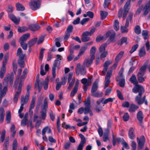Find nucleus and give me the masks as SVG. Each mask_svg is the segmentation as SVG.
<instances>
[{
	"label": "nucleus",
	"instance_id": "nucleus-57",
	"mask_svg": "<svg viewBox=\"0 0 150 150\" xmlns=\"http://www.w3.org/2000/svg\"><path fill=\"white\" fill-rule=\"evenodd\" d=\"M107 46L106 44H104L102 45L99 48L100 52H103L105 51V48Z\"/></svg>",
	"mask_w": 150,
	"mask_h": 150
},
{
	"label": "nucleus",
	"instance_id": "nucleus-61",
	"mask_svg": "<svg viewBox=\"0 0 150 150\" xmlns=\"http://www.w3.org/2000/svg\"><path fill=\"white\" fill-rule=\"evenodd\" d=\"M43 98V97L42 96H40L38 98L37 102V106H38V107H39L41 105L42 102Z\"/></svg>",
	"mask_w": 150,
	"mask_h": 150
},
{
	"label": "nucleus",
	"instance_id": "nucleus-45",
	"mask_svg": "<svg viewBox=\"0 0 150 150\" xmlns=\"http://www.w3.org/2000/svg\"><path fill=\"white\" fill-rule=\"evenodd\" d=\"M11 114L10 111H8L6 115V120L7 123H9L11 120Z\"/></svg>",
	"mask_w": 150,
	"mask_h": 150
},
{
	"label": "nucleus",
	"instance_id": "nucleus-16",
	"mask_svg": "<svg viewBox=\"0 0 150 150\" xmlns=\"http://www.w3.org/2000/svg\"><path fill=\"white\" fill-rule=\"evenodd\" d=\"M29 96L28 94H26L25 97L24 96H22L21 98V105L23 104V105L27 103L28 100Z\"/></svg>",
	"mask_w": 150,
	"mask_h": 150
},
{
	"label": "nucleus",
	"instance_id": "nucleus-11",
	"mask_svg": "<svg viewBox=\"0 0 150 150\" xmlns=\"http://www.w3.org/2000/svg\"><path fill=\"white\" fill-rule=\"evenodd\" d=\"M7 61L3 60L2 63V65L1 70L0 76L1 78L2 79L6 71V66L7 64Z\"/></svg>",
	"mask_w": 150,
	"mask_h": 150
},
{
	"label": "nucleus",
	"instance_id": "nucleus-3",
	"mask_svg": "<svg viewBox=\"0 0 150 150\" xmlns=\"http://www.w3.org/2000/svg\"><path fill=\"white\" fill-rule=\"evenodd\" d=\"M31 9L33 10H36L39 9L41 3L40 0H33L29 3Z\"/></svg>",
	"mask_w": 150,
	"mask_h": 150
},
{
	"label": "nucleus",
	"instance_id": "nucleus-21",
	"mask_svg": "<svg viewBox=\"0 0 150 150\" xmlns=\"http://www.w3.org/2000/svg\"><path fill=\"white\" fill-rule=\"evenodd\" d=\"M10 19L16 24L19 23L20 19L19 18H16L13 14H11L9 15Z\"/></svg>",
	"mask_w": 150,
	"mask_h": 150
},
{
	"label": "nucleus",
	"instance_id": "nucleus-59",
	"mask_svg": "<svg viewBox=\"0 0 150 150\" xmlns=\"http://www.w3.org/2000/svg\"><path fill=\"white\" fill-rule=\"evenodd\" d=\"M83 37L81 38V39L82 41L83 42H86L90 40V38L89 37L86 36H82Z\"/></svg>",
	"mask_w": 150,
	"mask_h": 150
},
{
	"label": "nucleus",
	"instance_id": "nucleus-4",
	"mask_svg": "<svg viewBox=\"0 0 150 150\" xmlns=\"http://www.w3.org/2000/svg\"><path fill=\"white\" fill-rule=\"evenodd\" d=\"M14 77L13 75L8 74L4 78L3 84L7 86L8 83L11 85L13 82Z\"/></svg>",
	"mask_w": 150,
	"mask_h": 150
},
{
	"label": "nucleus",
	"instance_id": "nucleus-63",
	"mask_svg": "<svg viewBox=\"0 0 150 150\" xmlns=\"http://www.w3.org/2000/svg\"><path fill=\"white\" fill-rule=\"evenodd\" d=\"M119 81V86L121 87H123L125 84V79H122L121 80Z\"/></svg>",
	"mask_w": 150,
	"mask_h": 150
},
{
	"label": "nucleus",
	"instance_id": "nucleus-40",
	"mask_svg": "<svg viewBox=\"0 0 150 150\" xmlns=\"http://www.w3.org/2000/svg\"><path fill=\"white\" fill-rule=\"evenodd\" d=\"M134 31L137 34H140L141 33V29L140 26L138 25L135 26L134 28Z\"/></svg>",
	"mask_w": 150,
	"mask_h": 150
},
{
	"label": "nucleus",
	"instance_id": "nucleus-31",
	"mask_svg": "<svg viewBox=\"0 0 150 150\" xmlns=\"http://www.w3.org/2000/svg\"><path fill=\"white\" fill-rule=\"evenodd\" d=\"M134 131V129L133 128L131 127L130 128L128 134L129 138L131 139H133L134 138L135 135L133 133Z\"/></svg>",
	"mask_w": 150,
	"mask_h": 150
},
{
	"label": "nucleus",
	"instance_id": "nucleus-56",
	"mask_svg": "<svg viewBox=\"0 0 150 150\" xmlns=\"http://www.w3.org/2000/svg\"><path fill=\"white\" fill-rule=\"evenodd\" d=\"M75 80V78H72V81H71V82L69 83V85L67 88L69 90L71 88L74 83Z\"/></svg>",
	"mask_w": 150,
	"mask_h": 150
},
{
	"label": "nucleus",
	"instance_id": "nucleus-30",
	"mask_svg": "<svg viewBox=\"0 0 150 150\" xmlns=\"http://www.w3.org/2000/svg\"><path fill=\"white\" fill-rule=\"evenodd\" d=\"M146 68V67L145 66L142 67L140 68V71L138 74L137 76H144Z\"/></svg>",
	"mask_w": 150,
	"mask_h": 150
},
{
	"label": "nucleus",
	"instance_id": "nucleus-8",
	"mask_svg": "<svg viewBox=\"0 0 150 150\" xmlns=\"http://www.w3.org/2000/svg\"><path fill=\"white\" fill-rule=\"evenodd\" d=\"M137 142L138 144V150H140L143 147L145 140L143 136H141L139 139L138 137L137 138Z\"/></svg>",
	"mask_w": 150,
	"mask_h": 150
},
{
	"label": "nucleus",
	"instance_id": "nucleus-50",
	"mask_svg": "<svg viewBox=\"0 0 150 150\" xmlns=\"http://www.w3.org/2000/svg\"><path fill=\"white\" fill-rule=\"evenodd\" d=\"M89 79H87L86 78H83L81 79V82L84 85L89 86L88 81Z\"/></svg>",
	"mask_w": 150,
	"mask_h": 150
},
{
	"label": "nucleus",
	"instance_id": "nucleus-26",
	"mask_svg": "<svg viewBox=\"0 0 150 150\" xmlns=\"http://www.w3.org/2000/svg\"><path fill=\"white\" fill-rule=\"evenodd\" d=\"M96 50V48L94 47H91L90 51V56L91 57L92 59H94L95 58V54Z\"/></svg>",
	"mask_w": 150,
	"mask_h": 150
},
{
	"label": "nucleus",
	"instance_id": "nucleus-33",
	"mask_svg": "<svg viewBox=\"0 0 150 150\" xmlns=\"http://www.w3.org/2000/svg\"><path fill=\"white\" fill-rule=\"evenodd\" d=\"M103 93L102 92H93L91 93V95L93 97L99 98L103 96Z\"/></svg>",
	"mask_w": 150,
	"mask_h": 150
},
{
	"label": "nucleus",
	"instance_id": "nucleus-37",
	"mask_svg": "<svg viewBox=\"0 0 150 150\" xmlns=\"http://www.w3.org/2000/svg\"><path fill=\"white\" fill-rule=\"evenodd\" d=\"M127 38L126 37H123L119 41L118 44L122 45L124 43L127 44Z\"/></svg>",
	"mask_w": 150,
	"mask_h": 150
},
{
	"label": "nucleus",
	"instance_id": "nucleus-17",
	"mask_svg": "<svg viewBox=\"0 0 150 150\" xmlns=\"http://www.w3.org/2000/svg\"><path fill=\"white\" fill-rule=\"evenodd\" d=\"M7 90V86H5L2 89V85L0 83V96H4L6 93V92Z\"/></svg>",
	"mask_w": 150,
	"mask_h": 150
},
{
	"label": "nucleus",
	"instance_id": "nucleus-14",
	"mask_svg": "<svg viewBox=\"0 0 150 150\" xmlns=\"http://www.w3.org/2000/svg\"><path fill=\"white\" fill-rule=\"evenodd\" d=\"M39 75H38L36 77V80L35 83V88H38V91L40 92L41 91V89L42 87V82H40L39 80V79L38 76Z\"/></svg>",
	"mask_w": 150,
	"mask_h": 150
},
{
	"label": "nucleus",
	"instance_id": "nucleus-27",
	"mask_svg": "<svg viewBox=\"0 0 150 150\" xmlns=\"http://www.w3.org/2000/svg\"><path fill=\"white\" fill-rule=\"evenodd\" d=\"M138 108V106L136 105L133 104H132L129 108V111L130 112H134Z\"/></svg>",
	"mask_w": 150,
	"mask_h": 150
},
{
	"label": "nucleus",
	"instance_id": "nucleus-41",
	"mask_svg": "<svg viewBox=\"0 0 150 150\" xmlns=\"http://www.w3.org/2000/svg\"><path fill=\"white\" fill-rule=\"evenodd\" d=\"M22 72V69H19L18 72V76L16 78V80L14 83V85H17L18 83V80L19 79V77L21 74Z\"/></svg>",
	"mask_w": 150,
	"mask_h": 150
},
{
	"label": "nucleus",
	"instance_id": "nucleus-12",
	"mask_svg": "<svg viewBox=\"0 0 150 150\" xmlns=\"http://www.w3.org/2000/svg\"><path fill=\"white\" fill-rule=\"evenodd\" d=\"M7 61L3 60L2 63V65L1 70L0 76L1 78L2 79L6 71V66L7 64Z\"/></svg>",
	"mask_w": 150,
	"mask_h": 150
},
{
	"label": "nucleus",
	"instance_id": "nucleus-54",
	"mask_svg": "<svg viewBox=\"0 0 150 150\" xmlns=\"http://www.w3.org/2000/svg\"><path fill=\"white\" fill-rule=\"evenodd\" d=\"M110 1L111 0H105L103 4V6L104 8H106L108 7L110 3Z\"/></svg>",
	"mask_w": 150,
	"mask_h": 150
},
{
	"label": "nucleus",
	"instance_id": "nucleus-47",
	"mask_svg": "<svg viewBox=\"0 0 150 150\" xmlns=\"http://www.w3.org/2000/svg\"><path fill=\"white\" fill-rule=\"evenodd\" d=\"M23 59H19L18 61V64L20 67L21 68H23L24 67V62Z\"/></svg>",
	"mask_w": 150,
	"mask_h": 150
},
{
	"label": "nucleus",
	"instance_id": "nucleus-28",
	"mask_svg": "<svg viewBox=\"0 0 150 150\" xmlns=\"http://www.w3.org/2000/svg\"><path fill=\"white\" fill-rule=\"evenodd\" d=\"M124 52L123 51H121L119 53L116 55L115 59V61L119 62L122 57Z\"/></svg>",
	"mask_w": 150,
	"mask_h": 150
},
{
	"label": "nucleus",
	"instance_id": "nucleus-5",
	"mask_svg": "<svg viewBox=\"0 0 150 150\" xmlns=\"http://www.w3.org/2000/svg\"><path fill=\"white\" fill-rule=\"evenodd\" d=\"M76 71L77 75H79L80 73L81 75H84L86 74V68L83 67H81L79 63L77 65Z\"/></svg>",
	"mask_w": 150,
	"mask_h": 150
},
{
	"label": "nucleus",
	"instance_id": "nucleus-15",
	"mask_svg": "<svg viewBox=\"0 0 150 150\" xmlns=\"http://www.w3.org/2000/svg\"><path fill=\"white\" fill-rule=\"evenodd\" d=\"M44 64H42L40 67V74L42 76H43L49 70V65L47 64H45V71L44 70Z\"/></svg>",
	"mask_w": 150,
	"mask_h": 150
},
{
	"label": "nucleus",
	"instance_id": "nucleus-42",
	"mask_svg": "<svg viewBox=\"0 0 150 150\" xmlns=\"http://www.w3.org/2000/svg\"><path fill=\"white\" fill-rule=\"evenodd\" d=\"M146 54L144 47H143L139 50V55L140 57L144 56Z\"/></svg>",
	"mask_w": 150,
	"mask_h": 150
},
{
	"label": "nucleus",
	"instance_id": "nucleus-51",
	"mask_svg": "<svg viewBox=\"0 0 150 150\" xmlns=\"http://www.w3.org/2000/svg\"><path fill=\"white\" fill-rule=\"evenodd\" d=\"M107 15V13L102 11H100V16L101 19L103 20L105 18Z\"/></svg>",
	"mask_w": 150,
	"mask_h": 150
},
{
	"label": "nucleus",
	"instance_id": "nucleus-49",
	"mask_svg": "<svg viewBox=\"0 0 150 150\" xmlns=\"http://www.w3.org/2000/svg\"><path fill=\"white\" fill-rule=\"evenodd\" d=\"M143 76H137V78L139 82V83H142L145 81V79H146V76L143 77Z\"/></svg>",
	"mask_w": 150,
	"mask_h": 150
},
{
	"label": "nucleus",
	"instance_id": "nucleus-62",
	"mask_svg": "<svg viewBox=\"0 0 150 150\" xmlns=\"http://www.w3.org/2000/svg\"><path fill=\"white\" fill-rule=\"evenodd\" d=\"M91 111L90 107L86 106L84 108V113L85 114H88Z\"/></svg>",
	"mask_w": 150,
	"mask_h": 150
},
{
	"label": "nucleus",
	"instance_id": "nucleus-44",
	"mask_svg": "<svg viewBox=\"0 0 150 150\" xmlns=\"http://www.w3.org/2000/svg\"><path fill=\"white\" fill-rule=\"evenodd\" d=\"M48 79L46 78L45 81L43 82V84L42 83V85H43L44 88L45 90H46L48 88Z\"/></svg>",
	"mask_w": 150,
	"mask_h": 150
},
{
	"label": "nucleus",
	"instance_id": "nucleus-22",
	"mask_svg": "<svg viewBox=\"0 0 150 150\" xmlns=\"http://www.w3.org/2000/svg\"><path fill=\"white\" fill-rule=\"evenodd\" d=\"M30 36V34L27 33L23 35L20 38V42H23L26 41Z\"/></svg>",
	"mask_w": 150,
	"mask_h": 150
},
{
	"label": "nucleus",
	"instance_id": "nucleus-7",
	"mask_svg": "<svg viewBox=\"0 0 150 150\" xmlns=\"http://www.w3.org/2000/svg\"><path fill=\"white\" fill-rule=\"evenodd\" d=\"M23 84V83L21 82H19L18 91L16 92L13 98V101L15 102H16L18 100L19 96L20 94L21 91Z\"/></svg>",
	"mask_w": 150,
	"mask_h": 150
},
{
	"label": "nucleus",
	"instance_id": "nucleus-25",
	"mask_svg": "<svg viewBox=\"0 0 150 150\" xmlns=\"http://www.w3.org/2000/svg\"><path fill=\"white\" fill-rule=\"evenodd\" d=\"M129 81L135 86L138 85V82L136 79L135 75H133L129 79Z\"/></svg>",
	"mask_w": 150,
	"mask_h": 150
},
{
	"label": "nucleus",
	"instance_id": "nucleus-19",
	"mask_svg": "<svg viewBox=\"0 0 150 150\" xmlns=\"http://www.w3.org/2000/svg\"><path fill=\"white\" fill-rule=\"evenodd\" d=\"M57 59H55L53 64V66L52 68V74L54 78L56 77V69L57 64Z\"/></svg>",
	"mask_w": 150,
	"mask_h": 150
},
{
	"label": "nucleus",
	"instance_id": "nucleus-23",
	"mask_svg": "<svg viewBox=\"0 0 150 150\" xmlns=\"http://www.w3.org/2000/svg\"><path fill=\"white\" fill-rule=\"evenodd\" d=\"M143 118L144 115L142 112L141 111H139L137 114V118L141 124L142 122Z\"/></svg>",
	"mask_w": 150,
	"mask_h": 150
},
{
	"label": "nucleus",
	"instance_id": "nucleus-32",
	"mask_svg": "<svg viewBox=\"0 0 150 150\" xmlns=\"http://www.w3.org/2000/svg\"><path fill=\"white\" fill-rule=\"evenodd\" d=\"M28 73V70L27 69H25L23 72V74L20 79V82H21L24 80L26 78Z\"/></svg>",
	"mask_w": 150,
	"mask_h": 150
},
{
	"label": "nucleus",
	"instance_id": "nucleus-24",
	"mask_svg": "<svg viewBox=\"0 0 150 150\" xmlns=\"http://www.w3.org/2000/svg\"><path fill=\"white\" fill-rule=\"evenodd\" d=\"M17 55L19 57V59H24L25 54L22 53V50L21 48H19L18 49Z\"/></svg>",
	"mask_w": 150,
	"mask_h": 150
},
{
	"label": "nucleus",
	"instance_id": "nucleus-60",
	"mask_svg": "<svg viewBox=\"0 0 150 150\" xmlns=\"http://www.w3.org/2000/svg\"><path fill=\"white\" fill-rule=\"evenodd\" d=\"M138 47V44L135 45L132 47L131 50L129 51V52L131 54L133 53L136 50Z\"/></svg>",
	"mask_w": 150,
	"mask_h": 150
},
{
	"label": "nucleus",
	"instance_id": "nucleus-39",
	"mask_svg": "<svg viewBox=\"0 0 150 150\" xmlns=\"http://www.w3.org/2000/svg\"><path fill=\"white\" fill-rule=\"evenodd\" d=\"M87 46L82 47L80 50V51L78 54L79 56H81L85 52V50L87 49Z\"/></svg>",
	"mask_w": 150,
	"mask_h": 150
},
{
	"label": "nucleus",
	"instance_id": "nucleus-9",
	"mask_svg": "<svg viewBox=\"0 0 150 150\" xmlns=\"http://www.w3.org/2000/svg\"><path fill=\"white\" fill-rule=\"evenodd\" d=\"M130 0H128L124 6V12L123 14V20L125 19V18L128 12L129 8V6L130 4Z\"/></svg>",
	"mask_w": 150,
	"mask_h": 150
},
{
	"label": "nucleus",
	"instance_id": "nucleus-52",
	"mask_svg": "<svg viewBox=\"0 0 150 150\" xmlns=\"http://www.w3.org/2000/svg\"><path fill=\"white\" fill-rule=\"evenodd\" d=\"M148 32L145 30H143L142 31V35L144 40L148 38Z\"/></svg>",
	"mask_w": 150,
	"mask_h": 150
},
{
	"label": "nucleus",
	"instance_id": "nucleus-13",
	"mask_svg": "<svg viewBox=\"0 0 150 150\" xmlns=\"http://www.w3.org/2000/svg\"><path fill=\"white\" fill-rule=\"evenodd\" d=\"M79 80L77 79L74 88L70 93V96L71 97H73L75 94L77 92L79 87Z\"/></svg>",
	"mask_w": 150,
	"mask_h": 150
},
{
	"label": "nucleus",
	"instance_id": "nucleus-10",
	"mask_svg": "<svg viewBox=\"0 0 150 150\" xmlns=\"http://www.w3.org/2000/svg\"><path fill=\"white\" fill-rule=\"evenodd\" d=\"M79 136L81 138V141L78 146L77 150H82L84 144L86 142V140L84 136L82 134H79Z\"/></svg>",
	"mask_w": 150,
	"mask_h": 150
},
{
	"label": "nucleus",
	"instance_id": "nucleus-58",
	"mask_svg": "<svg viewBox=\"0 0 150 150\" xmlns=\"http://www.w3.org/2000/svg\"><path fill=\"white\" fill-rule=\"evenodd\" d=\"M73 27L71 25H69L67 29L66 32L71 33L73 31Z\"/></svg>",
	"mask_w": 150,
	"mask_h": 150
},
{
	"label": "nucleus",
	"instance_id": "nucleus-6",
	"mask_svg": "<svg viewBox=\"0 0 150 150\" xmlns=\"http://www.w3.org/2000/svg\"><path fill=\"white\" fill-rule=\"evenodd\" d=\"M115 31L113 30H111L108 32L104 36H106V38L105 39H106L108 37H110L109 41L114 42L115 41Z\"/></svg>",
	"mask_w": 150,
	"mask_h": 150
},
{
	"label": "nucleus",
	"instance_id": "nucleus-43",
	"mask_svg": "<svg viewBox=\"0 0 150 150\" xmlns=\"http://www.w3.org/2000/svg\"><path fill=\"white\" fill-rule=\"evenodd\" d=\"M35 98V96H33L31 101V103L30 106V109H32L34 107Z\"/></svg>",
	"mask_w": 150,
	"mask_h": 150
},
{
	"label": "nucleus",
	"instance_id": "nucleus-18",
	"mask_svg": "<svg viewBox=\"0 0 150 150\" xmlns=\"http://www.w3.org/2000/svg\"><path fill=\"white\" fill-rule=\"evenodd\" d=\"M40 28V26L37 24H31L29 25V29L33 31H37L39 30Z\"/></svg>",
	"mask_w": 150,
	"mask_h": 150
},
{
	"label": "nucleus",
	"instance_id": "nucleus-46",
	"mask_svg": "<svg viewBox=\"0 0 150 150\" xmlns=\"http://www.w3.org/2000/svg\"><path fill=\"white\" fill-rule=\"evenodd\" d=\"M114 98H109L107 99H105L103 102H102V103L104 104H105L108 102H112Z\"/></svg>",
	"mask_w": 150,
	"mask_h": 150
},
{
	"label": "nucleus",
	"instance_id": "nucleus-20",
	"mask_svg": "<svg viewBox=\"0 0 150 150\" xmlns=\"http://www.w3.org/2000/svg\"><path fill=\"white\" fill-rule=\"evenodd\" d=\"M94 59H92L91 57V58L86 59L83 62V64L86 67H90L93 62V61Z\"/></svg>",
	"mask_w": 150,
	"mask_h": 150
},
{
	"label": "nucleus",
	"instance_id": "nucleus-35",
	"mask_svg": "<svg viewBox=\"0 0 150 150\" xmlns=\"http://www.w3.org/2000/svg\"><path fill=\"white\" fill-rule=\"evenodd\" d=\"M98 83L96 81H95L93 84L91 90V93L96 91L98 89Z\"/></svg>",
	"mask_w": 150,
	"mask_h": 150
},
{
	"label": "nucleus",
	"instance_id": "nucleus-64",
	"mask_svg": "<svg viewBox=\"0 0 150 150\" xmlns=\"http://www.w3.org/2000/svg\"><path fill=\"white\" fill-rule=\"evenodd\" d=\"M143 8L142 6H139L136 12V14L137 15H139L141 13L142 10H143Z\"/></svg>",
	"mask_w": 150,
	"mask_h": 150
},
{
	"label": "nucleus",
	"instance_id": "nucleus-1",
	"mask_svg": "<svg viewBox=\"0 0 150 150\" xmlns=\"http://www.w3.org/2000/svg\"><path fill=\"white\" fill-rule=\"evenodd\" d=\"M133 92L135 93H139L138 95L136 96L135 101L139 105L142 104L146 99V96H144L143 98H142V95L144 92V89L142 86L140 85L135 86L132 89Z\"/></svg>",
	"mask_w": 150,
	"mask_h": 150
},
{
	"label": "nucleus",
	"instance_id": "nucleus-38",
	"mask_svg": "<svg viewBox=\"0 0 150 150\" xmlns=\"http://www.w3.org/2000/svg\"><path fill=\"white\" fill-rule=\"evenodd\" d=\"M119 23L118 20H115L114 24V29L116 31L118 30L119 29Z\"/></svg>",
	"mask_w": 150,
	"mask_h": 150
},
{
	"label": "nucleus",
	"instance_id": "nucleus-34",
	"mask_svg": "<svg viewBox=\"0 0 150 150\" xmlns=\"http://www.w3.org/2000/svg\"><path fill=\"white\" fill-rule=\"evenodd\" d=\"M38 40L37 38H33L30 40L28 43V45L30 47L36 42Z\"/></svg>",
	"mask_w": 150,
	"mask_h": 150
},
{
	"label": "nucleus",
	"instance_id": "nucleus-29",
	"mask_svg": "<svg viewBox=\"0 0 150 150\" xmlns=\"http://www.w3.org/2000/svg\"><path fill=\"white\" fill-rule=\"evenodd\" d=\"M16 9L19 11H23L25 10V7L21 4L19 3H17L16 4Z\"/></svg>",
	"mask_w": 150,
	"mask_h": 150
},
{
	"label": "nucleus",
	"instance_id": "nucleus-53",
	"mask_svg": "<svg viewBox=\"0 0 150 150\" xmlns=\"http://www.w3.org/2000/svg\"><path fill=\"white\" fill-rule=\"evenodd\" d=\"M41 119L42 120H45L46 116V110H45L41 111Z\"/></svg>",
	"mask_w": 150,
	"mask_h": 150
},
{
	"label": "nucleus",
	"instance_id": "nucleus-36",
	"mask_svg": "<svg viewBox=\"0 0 150 150\" xmlns=\"http://www.w3.org/2000/svg\"><path fill=\"white\" fill-rule=\"evenodd\" d=\"M29 28L26 26L19 27L18 29V31L20 33H22L28 31Z\"/></svg>",
	"mask_w": 150,
	"mask_h": 150
},
{
	"label": "nucleus",
	"instance_id": "nucleus-2",
	"mask_svg": "<svg viewBox=\"0 0 150 150\" xmlns=\"http://www.w3.org/2000/svg\"><path fill=\"white\" fill-rule=\"evenodd\" d=\"M133 16V13L131 12L129 13V16L126 20L125 26H121V27L120 29L122 33H124L127 32L128 29L127 27L129 25V21H130L132 20Z\"/></svg>",
	"mask_w": 150,
	"mask_h": 150
},
{
	"label": "nucleus",
	"instance_id": "nucleus-48",
	"mask_svg": "<svg viewBox=\"0 0 150 150\" xmlns=\"http://www.w3.org/2000/svg\"><path fill=\"white\" fill-rule=\"evenodd\" d=\"M90 97H88L86 99V101L84 102V105L87 107H90Z\"/></svg>",
	"mask_w": 150,
	"mask_h": 150
},
{
	"label": "nucleus",
	"instance_id": "nucleus-55",
	"mask_svg": "<svg viewBox=\"0 0 150 150\" xmlns=\"http://www.w3.org/2000/svg\"><path fill=\"white\" fill-rule=\"evenodd\" d=\"M104 35H104L103 36H98L96 38V41L97 42H99L102 40H105L106 39H105L106 38V36H104Z\"/></svg>",
	"mask_w": 150,
	"mask_h": 150
}]
</instances>
